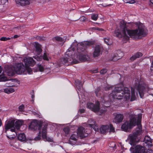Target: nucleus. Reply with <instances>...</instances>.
I'll return each instance as SVG.
<instances>
[{
    "label": "nucleus",
    "mask_w": 153,
    "mask_h": 153,
    "mask_svg": "<svg viewBox=\"0 0 153 153\" xmlns=\"http://www.w3.org/2000/svg\"><path fill=\"white\" fill-rule=\"evenodd\" d=\"M76 43L77 44L76 47L78 53L77 58L82 62L89 60L90 58L87 54L86 48L94 45V41H85L78 43L76 42Z\"/></svg>",
    "instance_id": "obj_1"
},
{
    "label": "nucleus",
    "mask_w": 153,
    "mask_h": 153,
    "mask_svg": "<svg viewBox=\"0 0 153 153\" xmlns=\"http://www.w3.org/2000/svg\"><path fill=\"white\" fill-rule=\"evenodd\" d=\"M120 26L121 28L123 29V34L121 33L120 30H116L114 31V36L119 38H121L123 37L124 39L128 41L129 40V37L127 35L126 32H127L128 34L131 38L135 39L138 36L137 29L133 30H129L127 28V25L124 21L121 22Z\"/></svg>",
    "instance_id": "obj_2"
},
{
    "label": "nucleus",
    "mask_w": 153,
    "mask_h": 153,
    "mask_svg": "<svg viewBox=\"0 0 153 153\" xmlns=\"http://www.w3.org/2000/svg\"><path fill=\"white\" fill-rule=\"evenodd\" d=\"M6 72L9 76H13L16 73L18 74H23L26 71L29 73L32 71L31 69L28 65L25 66L23 63H18L16 64L14 69L11 67L7 66L5 68Z\"/></svg>",
    "instance_id": "obj_3"
},
{
    "label": "nucleus",
    "mask_w": 153,
    "mask_h": 153,
    "mask_svg": "<svg viewBox=\"0 0 153 153\" xmlns=\"http://www.w3.org/2000/svg\"><path fill=\"white\" fill-rule=\"evenodd\" d=\"M124 95L125 100H128L130 97V90L128 87L120 86L115 87L114 90L110 94V96L114 99L120 100Z\"/></svg>",
    "instance_id": "obj_4"
},
{
    "label": "nucleus",
    "mask_w": 153,
    "mask_h": 153,
    "mask_svg": "<svg viewBox=\"0 0 153 153\" xmlns=\"http://www.w3.org/2000/svg\"><path fill=\"white\" fill-rule=\"evenodd\" d=\"M76 42L74 44H75ZM73 44L71 47L69 48L65 53V57L61 58L60 59L59 62L61 65H68L71 63L76 64L78 61H77L76 62L74 61L76 59V54L75 53L76 45L75 47H73Z\"/></svg>",
    "instance_id": "obj_5"
},
{
    "label": "nucleus",
    "mask_w": 153,
    "mask_h": 153,
    "mask_svg": "<svg viewBox=\"0 0 153 153\" xmlns=\"http://www.w3.org/2000/svg\"><path fill=\"white\" fill-rule=\"evenodd\" d=\"M137 117L135 116H131L129 121H126L122 125V130L125 131H127L128 129H131L135 126Z\"/></svg>",
    "instance_id": "obj_6"
},
{
    "label": "nucleus",
    "mask_w": 153,
    "mask_h": 153,
    "mask_svg": "<svg viewBox=\"0 0 153 153\" xmlns=\"http://www.w3.org/2000/svg\"><path fill=\"white\" fill-rule=\"evenodd\" d=\"M134 24L136 25V26L138 27V37L142 36L145 37L147 34V30L146 28L144 25L140 23L136 22L134 23H128L129 25L132 26Z\"/></svg>",
    "instance_id": "obj_7"
},
{
    "label": "nucleus",
    "mask_w": 153,
    "mask_h": 153,
    "mask_svg": "<svg viewBox=\"0 0 153 153\" xmlns=\"http://www.w3.org/2000/svg\"><path fill=\"white\" fill-rule=\"evenodd\" d=\"M134 87L138 91L140 97L143 98L144 96V91L145 89L144 84L139 82L138 80L137 79L134 83Z\"/></svg>",
    "instance_id": "obj_8"
},
{
    "label": "nucleus",
    "mask_w": 153,
    "mask_h": 153,
    "mask_svg": "<svg viewBox=\"0 0 153 153\" xmlns=\"http://www.w3.org/2000/svg\"><path fill=\"white\" fill-rule=\"evenodd\" d=\"M142 118V114H138L136 120V125L137 127L136 128L135 131L133 133V134L137 137V135L140 134L142 130V126L141 124Z\"/></svg>",
    "instance_id": "obj_9"
},
{
    "label": "nucleus",
    "mask_w": 153,
    "mask_h": 153,
    "mask_svg": "<svg viewBox=\"0 0 153 153\" xmlns=\"http://www.w3.org/2000/svg\"><path fill=\"white\" fill-rule=\"evenodd\" d=\"M42 123L40 122H39L37 120H35L31 123L29 127L32 130L37 129L40 130L42 128Z\"/></svg>",
    "instance_id": "obj_10"
},
{
    "label": "nucleus",
    "mask_w": 153,
    "mask_h": 153,
    "mask_svg": "<svg viewBox=\"0 0 153 153\" xmlns=\"http://www.w3.org/2000/svg\"><path fill=\"white\" fill-rule=\"evenodd\" d=\"M100 103L98 101H97L95 104L91 102H88L87 104V108L94 112H97L100 110Z\"/></svg>",
    "instance_id": "obj_11"
},
{
    "label": "nucleus",
    "mask_w": 153,
    "mask_h": 153,
    "mask_svg": "<svg viewBox=\"0 0 153 153\" xmlns=\"http://www.w3.org/2000/svg\"><path fill=\"white\" fill-rule=\"evenodd\" d=\"M77 136L81 139L85 138L88 135V134L85 132V128L81 126L78 128L77 131Z\"/></svg>",
    "instance_id": "obj_12"
},
{
    "label": "nucleus",
    "mask_w": 153,
    "mask_h": 153,
    "mask_svg": "<svg viewBox=\"0 0 153 153\" xmlns=\"http://www.w3.org/2000/svg\"><path fill=\"white\" fill-rule=\"evenodd\" d=\"M102 53V48L99 45H96L94 49L93 56L95 58L99 56Z\"/></svg>",
    "instance_id": "obj_13"
},
{
    "label": "nucleus",
    "mask_w": 153,
    "mask_h": 153,
    "mask_svg": "<svg viewBox=\"0 0 153 153\" xmlns=\"http://www.w3.org/2000/svg\"><path fill=\"white\" fill-rule=\"evenodd\" d=\"M146 150L145 147L138 145L134 147L133 153H145Z\"/></svg>",
    "instance_id": "obj_14"
},
{
    "label": "nucleus",
    "mask_w": 153,
    "mask_h": 153,
    "mask_svg": "<svg viewBox=\"0 0 153 153\" xmlns=\"http://www.w3.org/2000/svg\"><path fill=\"white\" fill-rule=\"evenodd\" d=\"M25 66H33L35 64V62L33 59L31 57L26 58L24 59Z\"/></svg>",
    "instance_id": "obj_15"
},
{
    "label": "nucleus",
    "mask_w": 153,
    "mask_h": 153,
    "mask_svg": "<svg viewBox=\"0 0 153 153\" xmlns=\"http://www.w3.org/2000/svg\"><path fill=\"white\" fill-rule=\"evenodd\" d=\"M15 121V120H9L4 126L5 129L7 131L11 128L14 127Z\"/></svg>",
    "instance_id": "obj_16"
},
{
    "label": "nucleus",
    "mask_w": 153,
    "mask_h": 153,
    "mask_svg": "<svg viewBox=\"0 0 153 153\" xmlns=\"http://www.w3.org/2000/svg\"><path fill=\"white\" fill-rule=\"evenodd\" d=\"M30 0H15L16 4L21 6L28 5L30 4Z\"/></svg>",
    "instance_id": "obj_17"
},
{
    "label": "nucleus",
    "mask_w": 153,
    "mask_h": 153,
    "mask_svg": "<svg viewBox=\"0 0 153 153\" xmlns=\"http://www.w3.org/2000/svg\"><path fill=\"white\" fill-rule=\"evenodd\" d=\"M124 116L122 114H118L115 117L114 121L116 123L121 122L123 119Z\"/></svg>",
    "instance_id": "obj_18"
},
{
    "label": "nucleus",
    "mask_w": 153,
    "mask_h": 153,
    "mask_svg": "<svg viewBox=\"0 0 153 153\" xmlns=\"http://www.w3.org/2000/svg\"><path fill=\"white\" fill-rule=\"evenodd\" d=\"M129 136L130 139L129 143L131 145L134 146L136 144V139L137 137L133 134Z\"/></svg>",
    "instance_id": "obj_19"
},
{
    "label": "nucleus",
    "mask_w": 153,
    "mask_h": 153,
    "mask_svg": "<svg viewBox=\"0 0 153 153\" xmlns=\"http://www.w3.org/2000/svg\"><path fill=\"white\" fill-rule=\"evenodd\" d=\"M109 129V126L108 125H102L101 127L100 130L101 133L105 134L108 132Z\"/></svg>",
    "instance_id": "obj_20"
},
{
    "label": "nucleus",
    "mask_w": 153,
    "mask_h": 153,
    "mask_svg": "<svg viewBox=\"0 0 153 153\" xmlns=\"http://www.w3.org/2000/svg\"><path fill=\"white\" fill-rule=\"evenodd\" d=\"M35 43L36 52L37 54L39 55L42 51L41 48V45L37 42H36Z\"/></svg>",
    "instance_id": "obj_21"
},
{
    "label": "nucleus",
    "mask_w": 153,
    "mask_h": 153,
    "mask_svg": "<svg viewBox=\"0 0 153 153\" xmlns=\"http://www.w3.org/2000/svg\"><path fill=\"white\" fill-rule=\"evenodd\" d=\"M142 56L143 54L141 53L140 52H137L131 57L130 58V59L131 61H133L137 58H139L141 57Z\"/></svg>",
    "instance_id": "obj_22"
},
{
    "label": "nucleus",
    "mask_w": 153,
    "mask_h": 153,
    "mask_svg": "<svg viewBox=\"0 0 153 153\" xmlns=\"http://www.w3.org/2000/svg\"><path fill=\"white\" fill-rule=\"evenodd\" d=\"M23 123V121L20 120H18L15 122L14 126L17 129H19L22 125Z\"/></svg>",
    "instance_id": "obj_23"
},
{
    "label": "nucleus",
    "mask_w": 153,
    "mask_h": 153,
    "mask_svg": "<svg viewBox=\"0 0 153 153\" xmlns=\"http://www.w3.org/2000/svg\"><path fill=\"white\" fill-rule=\"evenodd\" d=\"M112 58L110 59V61H116L119 59H120L122 57L121 56H118L117 53H114L111 55Z\"/></svg>",
    "instance_id": "obj_24"
},
{
    "label": "nucleus",
    "mask_w": 153,
    "mask_h": 153,
    "mask_svg": "<svg viewBox=\"0 0 153 153\" xmlns=\"http://www.w3.org/2000/svg\"><path fill=\"white\" fill-rule=\"evenodd\" d=\"M76 87L79 91L82 87V82L79 80L77 79L75 80Z\"/></svg>",
    "instance_id": "obj_25"
},
{
    "label": "nucleus",
    "mask_w": 153,
    "mask_h": 153,
    "mask_svg": "<svg viewBox=\"0 0 153 153\" xmlns=\"http://www.w3.org/2000/svg\"><path fill=\"white\" fill-rule=\"evenodd\" d=\"M17 138L19 140L22 141H25L26 140V137L24 133H20L18 134Z\"/></svg>",
    "instance_id": "obj_26"
},
{
    "label": "nucleus",
    "mask_w": 153,
    "mask_h": 153,
    "mask_svg": "<svg viewBox=\"0 0 153 153\" xmlns=\"http://www.w3.org/2000/svg\"><path fill=\"white\" fill-rule=\"evenodd\" d=\"M52 41L54 42L56 41L63 42L62 45L65 42L64 39L62 38L59 36H56L53 37L52 39Z\"/></svg>",
    "instance_id": "obj_27"
},
{
    "label": "nucleus",
    "mask_w": 153,
    "mask_h": 153,
    "mask_svg": "<svg viewBox=\"0 0 153 153\" xmlns=\"http://www.w3.org/2000/svg\"><path fill=\"white\" fill-rule=\"evenodd\" d=\"M2 68L0 66V74L2 71ZM7 80V78L4 75H0V82L6 81Z\"/></svg>",
    "instance_id": "obj_28"
},
{
    "label": "nucleus",
    "mask_w": 153,
    "mask_h": 153,
    "mask_svg": "<svg viewBox=\"0 0 153 153\" xmlns=\"http://www.w3.org/2000/svg\"><path fill=\"white\" fill-rule=\"evenodd\" d=\"M42 136L43 139H45L47 137V128L44 126L42 128Z\"/></svg>",
    "instance_id": "obj_29"
},
{
    "label": "nucleus",
    "mask_w": 153,
    "mask_h": 153,
    "mask_svg": "<svg viewBox=\"0 0 153 153\" xmlns=\"http://www.w3.org/2000/svg\"><path fill=\"white\" fill-rule=\"evenodd\" d=\"M15 90L12 88H7L4 89V92L7 94H10L13 92Z\"/></svg>",
    "instance_id": "obj_30"
},
{
    "label": "nucleus",
    "mask_w": 153,
    "mask_h": 153,
    "mask_svg": "<svg viewBox=\"0 0 153 153\" xmlns=\"http://www.w3.org/2000/svg\"><path fill=\"white\" fill-rule=\"evenodd\" d=\"M76 135L75 134H72L70 138V139L68 141L69 143L72 145L73 144V143H71V140H74V141H76L77 139L76 138Z\"/></svg>",
    "instance_id": "obj_31"
},
{
    "label": "nucleus",
    "mask_w": 153,
    "mask_h": 153,
    "mask_svg": "<svg viewBox=\"0 0 153 153\" xmlns=\"http://www.w3.org/2000/svg\"><path fill=\"white\" fill-rule=\"evenodd\" d=\"M131 101H133L134 100L136 99V97L135 94V92L134 89H133V88H131Z\"/></svg>",
    "instance_id": "obj_32"
},
{
    "label": "nucleus",
    "mask_w": 153,
    "mask_h": 153,
    "mask_svg": "<svg viewBox=\"0 0 153 153\" xmlns=\"http://www.w3.org/2000/svg\"><path fill=\"white\" fill-rule=\"evenodd\" d=\"M63 130L65 133V136H67V135L69 134L70 130L69 127H66L63 128Z\"/></svg>",
    "instance_id": "obj_33"
},
{
    "label": "nucleus",
    "mask_w": 153,
    "mask_h": 153,
    "mask_svg": "<svg viewBox=\"0 0 153 153\" xmlns=\"http://www.w3.org/2000/svg\"><path fill=\"white\" fill-rule=\"evenodd\" d=\"M98 15L96 14H92L91 15V19H92L96 21L98 19Z\"/></svg>",
    "instance_id": "obj_34"
},
{
    "label": "nucleus",
    "mask_w": 153,
    "mask_h": 153,
    "mask_svg": "<svg viewBox=\"0 0 153 153\" xmlns=\"http://www.w3.org/2000/svg\"><path fill=\"white\" fill-rule=\"evenodd\" d=\"M100 90V88L98 87L96 88L95 91V93L96 96L97 97H99L100 95V93H99Z\"/></svg>",
    "instance_id": "obj_35"
},
{
    "label": "nucleus",
    "mask_w": 153,
    "mask_h": 153,
    "mask_svg": "<svg viewBox=\"0 0 153 153\" xmlns=\"http://www.w3.org/2000/svg\"><path fill=\"white\" fill-rule=\"evenodd\" d=\"M39 131V134L38 136L35 138L34 139L35 140H39L41 139V134L42 133L41 130Z\"/></svg>",
    "instance_id": "obj_36"
},
{
    "label": "nucleus",
    "mask_w": 153,
    "mask_h": 153,
    "mask_svg": "<svg viewBox=\"0 0 153 153\" xmlns=\"http://www.w3.org/2000/svg\"><path fill=\"white\" fill-rule=\"evenodd\" d=\"M36 39L40 41H43L46 39V38L45 37L41 36H38L36 37Z\"/></svg>",
    "instance_id": "obj_37"
},
{
    "label": "nucleus",
    "mask_w": 153,
    "mask_h": 153,
    "mask_svg": "<svg viewBox=\"0 0 153 153\" xmlns=\"http://www.w3.org/2000/svg\"><path fill=\"white\" fill-rule=\"evenodd\" d=\"M126 3L133 4L136 2V0H123Z\"/></svg>",
    "instance_id": "obj_38"
},
{
    "label": "nucleus",
    "mask_w": 153,
    "mask_h": 153,
    "mask_svg": "<svg viewBox=\"0 0 153 153\" xmlns=\"http://www.w3.org/2000/svg\"><path fill=\"white\" fill-rule=\"evenodd\" d=\"M109 129L110 132H114V128L112 124H110Z\"/></svg>",
    "instance_id": "obj_39"
},
{
    "label": "nucleus",
    "mask_w": 153,
    "mask_h": 153,
    "mask_svg": "<svg viewBox=\"0 0 153 153\" xmlns=\"http://www.w3.org/2000/svg\"><path fill=\"white\" fill-rule=\"evenodd\" d=\"M19 110L20 111L22 112L24 110L25 106L23 104H22L19 107Z\"/></svg>",
    "instance_id": "obj_40"
},
{
    "label": "nucleus",
    "mask_w": 153,
    "mask_h": 153,
    "mask_svg": "<svg viewBox=\"0 0 153 153\" xmlns=\"http://www.w3.org/2000/svg\"><path fill=\"white\" fill-rule=\"evenodd\" d=\"M144 140L146 143H148L151 141L150 138L148 136H145L144 138Z\"/></svg>",
    "instance_id": "obj_41"
},
{
    "label": "nucleus",
    "mask_w": 153,
    "mask_h": 153,
    "mask_svg": "<svg viewBox=\"0 0 153 153\" xmlns=\"http://www.w3.org/2000/svg\"><path fill=\"white\" fill-rule=\"evenodd\" d=\"M104 42L108 45H110L111 44V42H110L109 39H105Z\"/></svg>",
    "instance_id": "obj_42"
},
{
    "label": "nucleus",
    "mask_w": 153,
    "mask_h": 153,
    "mask_svg": "<svg viewBox=\"0 0 153 153\" xmlns=\"http://www.w3.org/2000/svg\"><path fill=\"white\" fill-rule=\"evenodd\" d=\"M10 39V38L9 37L7 38L5 37H3L0 39V40L1 41H6Z\"/></svg>",
    "instance_id": "obj_43"
},
{
    "label": "nucleus",
    "mask_w": 153,
    "mask_h": 153,
    "mask_svg": "<svg viewBox=\"0 0 153 153\" xmlns=\"http://www.w3.org/2000/svg\"><path fill=\"white\" fill-rule=\"evenodd\" d=\"M107 71V70L106 68H103L100 71V73L101 74H105Z\"/></svg>",
    "instance_id": "obj_44"
},
{
    "label": "nucleus",
    "mask_w": 153,
    "mask_h": 153,
    "mask_svg": "<svg viewBox=\"0 0 153 153\" xmlns=\"http://www.w3.org/2000/svg\"><path fill=\"white\" fill-rule=\"evenodd\" d=\"M43 59L44 60H45L48 61L49 60L48 58L47 57V56L46 53H44V54L43 56Z\"/></svg>",
    "instance_id": "obj_45"
},
{
    "label": "nucleus",
    "mask_w": 153,
    "mask_h": 153,
    "mask_svg": "<svg viewBox=\"0 0 153 153\" xmlns=\"http://www.w3.org/2000/svg\"><path fill=\"white\" fill-rule=\"evenodd\" d=\"M38 67L40 71L42 72L44 71V68L41 65H39Z\"/></svg>",
    "instance_id": "obj_46"
},
{
    "label": "nucleus",
    "mask_w": 153,
    "mask_h": 153,
    "mask_svg": "<svg viewBox=\"0 0 153 153\" xmlns=\"http://www.w3.org/2000/svg\"><path fill=\"white\" fill-rule=\"evenodd\" d=\"M111 88V86H106L104 88V89L105 91H108Z\"/></svg>",
    "instance_id": "obj_47"
},
{
    "label": "nucleus",
    "mask_w": 153,
    "mask_h": 153,
    "mask_svg": "<svg viewBox=\"0 0 153 153\" xmlns=\"http://www.w3.org/2000/svg\"><path fill=\"white\" fill-rule=\"evenodd\" d=\"M33 93H34V92H33H33H32V94H32L31 95H32V96H31V98L32 99V101L33 102L34 101V97H35V95L33 94Z\"/></svg>",
    "instance_id": "obj_48"
},
{
    "label": "nucleus",
    "mask_w": 153,
    "mask_h": 153,
    "mask_svg": "<svg viewBox=\"0 0 153 153\" xmlns=\"http://www.w3.org/2000/svg\"><path fill=\"white\" fill-rule=\"evenodd\" d=\"M45 139H46V140L48 142H52L53 141V140L52 139L49 137H46V138Z\"/></svg>",
    "instance_id": "obj_49"
},
{
    "label": "nucleus",
    "mask_w": 153,
    "mask_h": 153,
    "mask_svg": "<svg viewBox=\"0 0 153 153\" xmlns=\"http://www.w3.org/2000/svg\"><path fill=\"white\" fill-rule=\"evenodd\" d=\"M79 112L80 114L83 113L85 112V110L84 109H80L79 110Z\"/></svg>",
    "instance_id": "obj_50"
},
{
    "label": "nucleus",
    "mask_w": 153,
    "mask_h": 153,
    "mask_svg": "<svg viewBox=\"0 0 153 153\" xmlns=\"http://www.w3.org/2000/svg\"><path fill=\"white\" fill-rule=\"evenodd\" d=\"M91 71L93 73H96L98 72V71L97 69L92 70H91Z\"/></svg>",
    "instance_id": "obj_51"
},
{
    "label": "nucleus",
    "mask_w": 153,
    "mask_h": 153,
    "mask_svg": "<svg viewBox=\"0 0 153 153\" xmlns=\"http://www.w3.org/2000/svg\"><path fill=\"white\" fill-rule=\"evenodd\" d=\"M12 128H11L10 129V131H12V132H15V131H16V130H15V128H16L14 126V127H13Z\"/></svg>",
    "instance_id": "obj_52"
},
{
    "label": "nucleus",
    "mask_w": 153,
    "mask_h": 153,
    "mask_svg": "<svg viewBox=\"0 0 153 153\" xmlns=\"http://www.w3.org/2000/svg\"><path fill=\"white\" fill-rule=\"evenodd\" d=\"M7 136L8 138H9L10 139H14L15 137V136H14V137H13V136L9 137L8 136Z\"/></svg>",
    "instance_id": "obj_53"
},
{
    "label": "nucleus",
    "mask_w": 153,
    "mask_h": 153,
    "mask_svg": "<svg viewBox=\"0 0 153 153\" xmlns=\"http://www.w3.org/2000/svg\"><path fill=\"white\" fill-rule=\"evenodd\" d=\"M97 30H99V31H103V29L102 28H99L98 27H97Z\"/></svg>",
    "instance_id": "obj_54"
},
{
    "label": "nucleus",
    "mask_w": 153,
    "mask_h": 153,
    "mask_svg": "<svg viewBox=\"0 0 153 153\" xmlns=\"http://www.w3.org/2000/svg\"><path fill=\"white\" fill-rule=\"evenodd\" d=\"M85 19H86L85 18L84 16H82L81 18V19H82V21H85Z\"/></svg>",
    "instance_id": "obj_55"
},
{
    "label": "nucleus",
    "mask_w": 153,
    "mask_h": 153,
    "mask_svg": "<svg viewBox=\"0 0 153 153\" xmlns=\"http://www.w3.org/2000/svg\"><path fill=\"white\" fill-rule=\"evenodd\" d=\"M89 125L90 126L93 128L94 129V127L95 126L94 124H90Z\"/></svg>",
    "instance_id": "obj_56"
},
{
    "label": "nucleus",
    "mask_w": 153,
    "mask_h": 153,
    "mask_svg": "<svg viewBox=\"0 0 153 153\" xmlns=\"http://www.w3.org/2000/svg\"><path fill=\"white\" fill-rule=\"evenodd\" d=\"M19 37V36L18 35H15L13 37L14 38H17Z\"/></svg>",
    "instance_id": "obj_57"
},
{
    "label": "nucleus",
    "mask_w": 153,
    "mask_h": 153,
    "mask_svg": "<svg viewBox=\"0 0 153 153\" xmlns=\"http://www.w3.org/2000/svg\"><path fill=\"white\" fill-rule=\"evenodd\" d=\"M91 30H97V27H93L91 28Z\"/></svg>",
    "instance_id": "obj_58"
},
{
    "label": "nucleus",
    "mask_w": 153,
    "mask_h": 153,
    "mask_svg": "<svg viewBox=\"0 0 153 153\" xmlns=\"http://www.w3.org/2000/svg\"><path fill=\"white\" fill-rule=\"evenodd\" d=\"M2 125V121L1 119L0 118V126H1Z\"/></svg>",
    "instance_id": "obj_59"
},
{
    "label": "nucleus",
    "mask_w": 153,
    "mask_h": 153,
    "mask_svg": "<svg viewBox=\"0 0 153 153\" xmlns=\"http://www.w3.org/2000/svg\"><path fill=\"white\" fill-rule=\"evenodd\" d=\"M150 2L153 4V0H150Z\"/></svg>",
    "instance_id": "obj_60"
},
{
    "label": "nucleus",
    "mask_w": 153,
    "mask_h": 153,
    "mask_svg": "<svg viewBox=\"0 0 153 153\" xmlns=\"http://www.w3.org/2000/svg\"><path fill=\"white\" fill-rule=\"evenodd\" d=\"M110 5H111V4L108 5H107V6H110Z\"/></svg>",
    "instance_id": "obj_61"
},
{
    "label": "nucleus",
    "mask_w": 153,
    "mask_h": 153,
    "mask_svg": "<svg viewBox=\"0 0 153 153\" xmlns=\"http://www.w3.org/2000/svg\"><path fill=\"white\" fill-rule=\"evenodd\" d=\"M103 6H104V7H105L106 6H104L103 5H102Z\"/></svg>",
    "instance_id": "obj_62"
},
{
    "label": "nucleus",
    "mask_w": 153,
    "mask_h": 153,
    "mask_svg": "<svg viewBox=\"0 0 153 153\" xmlns=\"http://www.w3.org/2000/svg\"><path fill=\"white\" fill-rule=\"evenodd\" d=\"M0 111H1V109H0Z\"/></svg>",
    "instance_id": "obj_63"
}]
</instances>
